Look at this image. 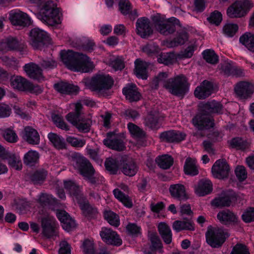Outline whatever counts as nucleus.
Masks as SVG:
<instances>
[{
	"label": "nucleus",
	"instance_id": "1",
	"mask_svg": "<svg viewBox=\"0 0 254 254\" xmlns=\"http://www.w3.org/2000/svg\"><path fill=\"white\" fill-rule=\"evenodd\" d=\"M60 56L65 65L72 71L86 73L92 71L94 68L93 62L85 54L63 50L61 51Z\"/></svg>",
	"mask_w": 254,
	"mask_h": 254
},
{
	"label": "nucleus",
	"instance_id": "2",
	"mask_svg": "<svg viewBox=\"0 0 254 254\" xmlns=\"http://www.w3.org/2000/svg\"><path fill=\"white\" fill-rule=\"evenodd\" d=\"M83 82L91 90L104 94L112 87L114 81L109 74H96L91 78L84 79Z\"/></svg>",
	"mask_w": 254,
	"mask_h": 254
},
{
	"label": "nucleus",
	"instance_id": "3",
	"mask_svg": "<svg viewBox=\"0 0 254 254\" xmlns=\"http://www.w3.org/2000/svg\"><path fill=\"white\" fill-rule=\"evenodd\" d=\"M164 87L172 94L183 97L189 91V84L186 77L180 74L164 82Z\"/></svg>",
	"mask_w": 254,
	"mask_h": 254
},
{
	"label": "nucleus",
	"instance_id": "4",
	"mask_svg": "<svg viewBox=\"0 0 254 254\" xmlns=\"http://www.w3.org/2000/svg\"><path fill=\"white\" fill-rule=\"evenodd\" d=\"M38 17L44 22L53 25L59 23L61 21L59 9L54 1H46L43 7L41 8Z\"/></svg>",
	"mask_w": 254,
	"mask_h": 254
},
{
	"label": "nucleus",
	"instance_id": "5",
	"mask_svg": "<svg viewBox=\"0 0 254 254\" xmlns=\"http://www.w3.org/2000/svg\"><path fill=\"white\" fill-rule=\"evenodd\" d=\"M207 243L213 248H219L229 237V233L218 227H208L205 234Z\"/></svg>",
	"mask_w": 254,
	"mask_h": 254
},
{
	"label": "nucleus",
	"instance_id": "6",
	"mask_svg": "<svg viewBox=\"0 0 254 254\" xmlns=\"http://www.w3.org/2000/svg\"><path fill=\"white\" fill-rule=\"evenodd\" d=\"M251 0H240L235 1L227 10V14L230 18H240L246 15L253 7Z\"/></svg>",
	"mask_w": 254,
	"mask_h": 254
},
{
	"label": "nucleus",
	"instance_id": "7",
	"mask_svg": "<svg viewBox=\"0 0 254 254\" xmlns=\"http://www.w3.org/2000/svg\"><path fill=\"white\" fill-rule=\"evenodd\" d=\"M29 37L30 44L35 49H40L50 40L48 33L38 28H34L31 30Z\"/></svg>",
	"mask_w": 254,
	"mask_h": 254
},
{
	"label": "nucleus",
	"instance_id": "8",
	"mask_svg": "<svg viewBox=\"0 0 254 254\" xmlns=\"http://www.w3.org/2000/svg\"><path fill=\"white\" fill-rule=\"evenodd\" d=\"M42 234L47 238H51L58 235V225L55 218L47 216L41 218Z\"/></svg>",
	"mask_w": 254,
	"mask_h": 254
},
{
	"label": "nucleus",
	"instance_id": "9",
	"mask_svg": "<svg viewBox=\"0 0 254 254\" xmlns=\"http://www.w3.org/2000/svg\"><path fill=\"white\" fill-rule=\"evenodd\" d=\"M192 123L200 130L209 129L214 126V119L209 112H199L193 118Z\"/></svg>",
	"mask_w": 254,
	"mask_h": 254
},
{
	"label": "nucleus",
	"instance_id": "10",
	"mask_svg": "<svg viewBox=\"0 0 254 254\" xmlns=\"http://www.w3.org/2000/svg\"><path fill=\"white\" fill-rule=\"evenodd\" d=\"M178 20L174 17L168 19L164 18L156 20L155 27L156 30L161 34L167 35L173 33L176 30L175 24L177 23Z\"/></svg>",
	"mask_w": 254,
	"mask_h": 254
},
{
	"label": "nucleus",
	"instance_id": "11",
	"mask_svg": "<svg viewBox=\"0 0 254 254\" xmlns=\"http://www.w3.org/2000/svg\"><path fill=\"white\" fill-rule=\"evenodd\" d=\"M103 142L108 148L116 151H122L126 149L125 143L121 137L112 132L107 133V137Z\"/></svg>",
	"mask_w": 254,
	"mask_h": 254
},
{
	"label": "nucleus",
	"instance_id": "12",
	"mask_svg": "<svg viewBox=\"0 0 254 254\" xmlns=\"http://www.w3.org/2000/svg\"><path fill=\"white\" fill-rule=\"evenodd\" d=\"M9 19L12 24L15 26L24 27L29 26L31 23L30 17L26 13L17 9L9 12Z\"/></svg>",
	"mask_w": 254,
	"mask_h": 254
},
{
	"label": "nucleus",
	"instance_id": "13",
	"mask_svg": "<svg viewBox=\"0 0 254 254\" xmlns=\"http://www.w3.org/2000/svg\"><path fill=\"white\" fill-rule=\"evenodd\" d=\"M100 236L103 242L108 245L120 246L122 240L116 231L111 228L102 227L100 231Z\"/></svg>",
	"mask_w": 254,
	"mask_h": 254
},
{
	"label": "nucleus",
	"instance_id": "14",
	"mask_svg": "<svg viewBox=\"0 0 254 254\" xmlns=\"http://www.w3.org/2000/svg\"><path fill=\"white\" fill-rule=\"evenodd\" d=\"M72 158L73 167L83 176L93 168L89 160L80 154L73 155Z\"/></svg>",
	"mask_w": 254,
	"mask_h": 254
},
{
	"label": "nucleus",
	"instance_id": "15",
	"mask_svg": "<svg viewBox=\"0 0 254 254\" xmlns=\"http://www.w3.org/2000/svg\"><path fill=\"white\" fill-rule=\"evenodd\" d=\"M235 92L240 99H248L254 93V84L247 81L240 82L235 87Z\"/></svg>",
	"mask_w": 254,
	"mask_h": 254
},
{
	"label": "nucleus",
	"instance_id": "16",
	"mask_svg": "<svg viewBox=\"0 0 254 254\" xmlns=\"http://www.w3.org/2000/svg\"><path fill=\"white\" fill-rule=\"evenodd\" d=\"M230 168L225 161L217 160L213 165L211 169L214 177L221 179L228 176Z\"/></svg>",
	"mask_w": 254,
	"mask_h": 254
},
{
	"label": "nucleus",
	"instance_id": "17",
	"mask_svg": "<svg viewBox=\"0 0 254 254\" xmlns=\"http://www.w3.org/2000/svg\"><path fill=\"white\" fill-rule=\"evenodd\" d=\"M137 34L143 38H145L152 33L153 30L149 19L144 17L139 18L136 22Z\"/></svg>",
	"mask_w": 254,
	"mask_h": 254
},
{
	"label": "nucleus",
	"instance_id": "18",
	"mask_svg": "<svg viewBox=\"0 0 254 254\" xmlns=\"http://www.w3.org/2000/svg\"><path fill=\"white\" fill-rule=\"evenodd\" d=\"M236 200V195L233 192L222 193L220 196L215 198L211 201L212 205L216 207L229 206L231 203Z\"/></svg>",
	"mask_w": 254,
	"mask_h": 254
},
{
	"label": "nucleus",
	"instance_id": "19",
	"mask_svg": "<svg viewBox=\"0 0 254 254\" xmlns=\"http://www.w3.org/2000/svg\"><path fill=\"white\" fill-rule=\"evenodd\" d=\"M123 94L130 102L138 101L141 98L138 88L133 83L127 84L123 88Z\"/></svg>",
	"mask_w": 254,
	"mask_h": 254
},
{
	"label": "nucleus",
	"instance_id": "20",
	"mask_svg": "<svg viewBox=\"0 0 254 254\" xmlns=\"http://www.w3.org/2000/svg\"><path fill=\"white\" fill-rule=\"evenodd\" d=\"M54 87L57 92L62 94L76 95L79 90L77 86L63 81L55 84Z\"/></svg>",
	"mask_w": 254,
	"mask_h": 254
},
{
	"label": "nucleus",
	"instance_id": "21",
	"mask_svg": "<svg viewBox=\"0 0 254 254\" xmlns=\"http://www.w3.org/2000/svg\"><path fill=\"white\" fill-rule=\"evenodd\" d=\"M23 138L29 144L38 145L40 143V135L35 129L31 127L27 126L22 132Z\"/></svg>",
	"mask_w": 254,
	"mask_h": 254
},
{
	"label": "nucleus",
	"instance_id": "22",
	"mask_svg": "<svg viewBox=\"0 0 254 254\" xmlns=\"http://www.w3.org/2000/svg\"><path fill=\"white\" fill-rule=\"evenodd\" d=\"M213 90V86L211 82L205 80L197 86L194 90V96L198 99H205L210 96Z\"/></svg>",
	"mask_w": 254,
	"mask_h": 254
},
{
	"label": "nucleus",
	"instance_id": "23",
	"mask_svg": "<svg viewBox=\"0 0 254 254\" xmlns=\"http://www.w3.org/2000/svg\"><path fill=\"white\" fill-rule=\"evenodd\" d=\"M169 190L171 196L175 199L179 200H185L189 198L186 188L182 184L171 185Z\"/></svg>",
	"mask_w": 254,
	"mask_h": 254
},
{
	"label": "nucleus",
	"instance_id": "24",
	"mask_svg": "<svg viewBox=\"0 0 254 254\" xmlns=\"http://www.w3.org/2000/svg\"><path fill=\"white\" fill-rule=\"evenodd\" d=\"M57 217L62 224V227L64 229L67 231H70L72 228L75 226V223L64 210H58L56 213Z\"/></svg>",
	"mask_w": 254,
	"mask_h": 254
},
{
	"label": "nucleus",
	"instance_id": "25",
	"mask_svg": "<svg viewBox=\"0 0 254 254\" xmlns=\"http://www.w3.org/2000/svg\"><path fill=\"white\" fill-rule=\"evenodd\" d=\"M212 190V184L211 182L206 179L200 180L194 187L195 193L202 196L210 193Z\"/></svg>",
	"mask_w": 254,
	"mask_h": 254
},
{
	"label": "nucleus",
	"instance_id": "26",
	"mask_svg": "<svg viewBox=\"0 0 254 254\" xmlns=\"http://www.w3.org/2000/svg\"><path fill=\"white\" fill-rule=\"evenodd\" d=\"M24 70L27 75L31 78L38 80L44 79L41 69L38 65L33 63L26 64L24 66Z\"/></svg>",
	"mask_w": 254,
	"mask_h": 254
},
{
	"label": "nucleus",
	"instance_id": "27",
	"mask_svg": "<svg viewBox=\"0 0 254 254\" xmlns=\"http://www.w3.org/2000/svg\"><path fill=\"white\" fill-rule=\"evenodd\" d=\"M134 72L136 77L142 79H146L148 76L147 68L149 66L148 63L138 59L134 62Z\"/></svg>",
	"mask_w": 254,
	"mask_h": 254
},
{
	"label": "nucleus",
	"instance_id": "28",
	"mask_svg": "<svg viewBox=\"0 0 254 254\" xmlns=\"http://www.w3.org/2000/svg\"><path fill=\"white\" fill-rule=\"evenodd\" d=\"M186 135L179 131L171 130L162 132L160 138L169 142H179L185 139Z\"/></svg>",
	"mask_w": 254,
	"mask_h": 254
},
{
	"label": "nucleus",
	"instance_id": "29",
	"mask_svg": "<svg viewBox=\"0 0 254 254\" xmlns=\"http://www.w3.org/2000/svg\"><path fill=\"white\" fill-rule=\"evenodd\" d=\"M64 187L71 195L75 197L77 202L84 196L81 193V188L74 182L64 181Z\"/></svg>",
	"mask_w": 254,
	"mask_h": 254
},
{
	"label": "nucleus",
	"instance_id": "30",
	"mask_svg": "<svg viewBox=\"0 0 254 254\" xmlns=\"http://www.w3.org/2000/svg\"><path fill=\"white\" fill-rule=\"evenodd\" d=\"M217 217L219 221L224 224L236 223L238 220V217L229 209L220 211Z\"/></svg>",
	"mask_w": 254,
	"mask_h": 254
},
{
	"label": "nucleus",
	"instance_id": "31",
	"mask_svg": "<svg viewBox=\"0 0 254 254\" xmlns=\"http://www.w3.org/2000/svg\"><path fill=\"white\" fill-rule=\"evenodd\" d=\"M198 108L200 111H220L224 109L220 102L214 100L200 102Z\"/></svg>",
	"mask_w": 254,
	"mask_h": 254
},
{
	"label": "nucleus",
	"instance_id": "32",
	"mask_svg": "<svg viewBox=\"0 0 254 254\" xmlns=\"http://www.w3.org/2000/svg\"><path fill=\"white\" fill-rule=\"evenodd\" d=\"M239 42L248 51L254 53V33L245 32L240 37Z\"/></svg>",
	"mask_w": 254,
	"mask_h": 254
},
{
	"label": "nucleus",
	"instance_id": "33",
	"mask_svg": "<svg viewBox=\"0 0 254 254\" xmlns=\"http://www.w3.org/2000/svg\"><path fill=\"white\" fill-rule=\"evenodd\" d=\"M48 175L44 169H39L28 175L29 179L35 185L42 184L45 181Z\"/></svg>",
	"mask_w": 254,
	"mask_h": 254
},
{
	"label": "nucleus",
	"instance_id": "34",
	"mask_svg": "<svg viewBox=\"0 0 254 254\" xmlns=\"http://www.w3.org/2000/svg\"><path fill=\"white\" fill-rule=\"evenodd\" d=\"M84 179L92 185L97 187L104 182V178L99 174H96L93 168L83 176Z\"/></svg>",
	"mask_w": 254,
	"mask_h": 254
},
{
	"label": "nucleus",
	"instance_id": "35",
	"mask_svg": "<svg viewBox=\"0 0 254 254\" xmlns=\"http://www.w3.org/2000/svg\"><path fill=\"white\" fill-rule=\"evenodd\" d=\"M77 203L86 215L93 217L98 213L97 208L90 205L84 196L81 199H79Z\"/></svg>",
	"mask_w": 254,
	"mask_h": 254
},
{
	"label": "nucleus",
	"instance_id": "36",
	"mask_svg": "<svg viewBox=\"0 0 254 254\" xmlns=\"http://www.w3.org/2000/svg\"><path fill=\"white\" fill-rule=\"evenodd\" d=\"M29 81L21 76L12 77L10 80L11 86L20 91H26L29 85Z\"/></svg>",
	"mask_w": 254,
	"mask_h": 254
},
{
	"label": "nucleus",
	"instance_id": "37",
	"mask_svg": "<svg viewBox=\"0 0 254 254\" xmlns=\"http://www.w3.org/2000/svg\"><path fill=\"white\" fill-rule=\"evenodd\" d=\"M158 229L164 242L169 244L172 242V234L170 227L165 223H160L158 226Z\"/></svg>",
	"mask_w": 254,
	"mask_h": 254
},
{
	"label": "nucleus",
	"instance_id": "38",
	"mask_svg": "<svg viewBox=\"0 0 254 254\" xmlns=\"http://www.w3.org/2000/svg\"><path fill=\"white\" fill-rule=\"evenodd\" d=\"M172 227L177 232L183 230L192 231L194 230V224L190 221H175L173 223Z\"/></svg>",
	"mask_w": 254,
	"mask_h": 254
},
{
	"label": "nucleus",
	"instance_id": "39",
	"mask_svg": "<svg viewBox=\"0 0 254 254\" xmlns=\"http://www.w3.org/2000/svg\"><path fill=\"white\" fill-rule=\"evenodd\" d=\"M188 33L185 30L177 32L176 37L169 42L167 46L174 47L184 44L188 40Z\"/></svg>",
	"mask_w": 254,
	"mask_h": 254
},
{
	"label": "nucleus",
	"instance_id": "40",
	"mask_svg": "<svg viewBox=\"0 0 254 254\" xmlns=\"http://www.w3.org/2000/svg\"><path fill=\"white\" fill-rule=\"evenodd\" d=\"M39 157L40 154L37 151L30 150L24 155L23 161L26 165L33 166L38 163Z\"/></svg>",
	"mask_w": 254,
	"mask_h": 254
},
{
	"label": "nucleus",
	"instance_id": "41",
	"mask_svg": "<svg viewBox=\"0 0 254 254\" xmlns=\"http://www.w3.org/2000/svg\"><path fill=\"white\" fill-rule=\"evenodd\" d=\"M184 171L186 174L192 176L198 174L195 159L188 158L186 160Z\"/></svg>",
	"mask_w": 254,
	"mask_h": 254
},
{
	"label": "nucleus",
	"instance_id": "42",
	"mask_svg": "<svg viewBox=\"0 0 254 254\" xmlns=\"http://www.w3.org/2000/svg\"><path fill=\"white\" fill-rule=\"evenodd\" d=\"M138 171V167L133 161H129L123 164L122 173L126 176H134Z\"/></svg>",
	"mask_w": 254,
	"mask_h": 254
},
{
	"label": "nucleus",
	"instance_id": "43",
	"mask_svg": "<svg viewBox=\"0 0 254 254\" xmlns=\"http://www.w3.org/2000/svg\"><path fill=\"white\" fill-rule=\"evenodd\" d=\"M156 162L160 168L168 169L173 165L174 159L170 155H163L158 156L156 159Z\"/></svg>",
	"mask_w": 254,
	"mask_h": 254
},
{
	"label": "nucleus",
	"instance_id": "44",
	"mask_svg": "<svg viewBox=\"0 0 254 254\" xmlns=\"http://www.w3.org/2000/svg\"><path fill=\"white\" fill-rule=\"evenodd\" d=\"M48 137L55 147L58 149H63L65 147V143L64 139L57 134L50 132L48 135Z\"/></svg>",
	"mask_w": 254,
	"mask_h": 254
},
{
	"label": "nucleus",
	"instance_id": "45",
	"mask_svg": "<svg viewBox=\"0 0 254 254\" xmlns=\"http://www.w3.org/2000/svg\"><path fill=\"white\" fill-rule=\"evenodd\" d=\"M127 128L132 136L137 139H143L145 137V132L139 127L133 123L127 124Z\"/></svg>",
	"mask_w": 254,
	"mask_h": 254
},
{
	"label": "nucleus",
	"instance_id": "46",
	"mask_svg": "<svg viewBox=\"0 0 254 254\" xmlns=\"http://www.w3.org/2000/svg\"><path fill=\"white\" fill-rule=\"evenodd\" d=\"M149 239L151 243L150 249L151 251H158L160 253H163L162 244L159 238L156 234L151 233L149 235Z\"/></svg>",
	"mask_w": 254,
	"mask_h": 254
},
{
	"label": "nucleus",
	"instance_id": "47",
	"mask_svg": "<svg viewBox=\"0 0 254 254\" xmlns=\"http://www.w3.org/2000/svg\"><path fill=\"white\" fill-rule=\"evenodd\" d=\"M113 193L115 197L122 202L125 206L128 208H131L132 206L131 200L119 189H115L113 190Z\"/></svg>",
	"mask_w": 254,
	"mask_h": 254
},
{
	"label": "nucleus",
	"instance_id": "48",
	"mask_svg": "<svg viewBox=\"0 0 254 254\" xmlns=\"http://www.w3.org/2000/svg\"><path fill=\"white\" fill-rule=\"evenodd\" d=\"M105 166L111 174H117L119 171V162L116 158H107L105 161Z\"/></svg>",
	"mask_w": 254,
	"mask_h": 254
},
{
	"label": "nucleus",
	"instance_id": "49",
	"mask_svg": "<svg viewBox=\"0 0 254 254\" xmlns=\"http://www.w3.org/2000/svg\"><path fill=\"white\" fill-rule=\"evenodd\" d=\"M91 125V120L83 116L75 127L79 132L87 133L90 131Z\"/></svg>",
	"mask_w": 254,
	"mask_h": 254
},
{
	"label": "nucleus",
	"instance_id": "50",
	"mask_svg": "<svg viewBox=\"0 0 254 254\" xmlns=\"http://www.w3.org/2000/svg\"><path fill=\"white\" fill-rule=\"evenodd\" d=\"M83 105L93 107L95 105V103L91 100L85 99L82 101H79L76 103L70 104L68 109L74 110V111H80L82 109Z\"/></svg>",
	"mask_w": 254,
	"mask_h": 254
},
{
	"label": "nucleus",
	"instance_id": "51",
	"mask_svg": "<svg viewBox=\"0 0 254 254\" xmlns=\"http://www.w3.org/2000/svg\"><path fill=\"white\" fill-rule=\"evenodd\" d=\"M51 118L56 127L66 131L69 130V126L64 122L61 115L54 112L52 114Z\"/></svg>",
	"mask_w": 254,
	"mask_h": 254
},
{
	"label": "nucleus",
	"instance_id": "52",
	"mask_svg": "<svg viewBox=\"0 0 254 254\" xmlns=\"http://www.w3.org/2000/svg\"><path fill=\"white\" fill-rule=\"evenodd\" d=\"M238 26L237 24L227 23L223 27V33L228 37H233L238 31Z\"/></svg>",
	"mask_w": 254,
	"mask_h": 254
},
{
	"label": "nucleus",
	"instance_id": "53",
	"mask_svg": "<svg viewBox=\"0 0 254 254\" xmlns=\"http://www.w3.org/2000/svg\"><path fill=\"white\" fill-rule=\"evenodd\" d=\"M104 218L110 225L113 226L117 227L120 224L119 216L113 211H105L104 212Z\"/></svg>",
	"mask_w": 254,
	"mask_h": 254
},
{
	"label": "nucleus",
	"instance_id": "54",
	"mask_svg": "<svg viewBox=\"0 0 254 254\" xmlns=\"http://www.w3.org/2000/svg\"><path fill=\"white\" fill-rule=\"evenodd\" d=\"M5 46L7 50H20L23 48V45L20 44L16 38L13 37H9L6 39Z\"/></svg>",
	"mask_w": 254,
	"mask_h": 254
},
{
	"label": "nucleus",
	"instance_id": "55",
	"mask_svg": "<svg viewBox=\"0 0 254 254\" xmlns=\"http://www.w3.org/2000/svg\"><path fill=\"white\" fill-rule=\"evenodd\" d=\"M202 55L204 59L209 64H216L218 61V56L213 50L209 49L204 50Z\"/></svg>",
	"mask_w": 254,
	"mask_h": 254
},
{
	"label": "nucleus",
	"instance_id": "56",
	"mask_svg": "<svg viewBox=\"0 0 254 254\" xmlns=\"http://www.w3.org/2000/svg\"><path fill=\"white\" fill-rule=\"evenodd\" d=\"M175 61L174 55L172 53H161L157 58L159 63L165 65L172 64Z\"/></svg>",
	"mask_w": 254,
	"mask_h": 254
},
{
	"label": "nucleus",
	"instance_id": "57",
	"mask_svg": "<svg viewBox=\"0 0 254 254\" xmlns=\"http://www.w3.org/2000/svg\"><path fill=\"white\" fill-rule=\"evenodd\" d=\"M158 122L157 117L154 114H153V112H150L144 119L145 125L152 129L156 127Z\"/></svg>",
	"mask_w": 254,
	"mask_h": 254
},
{
	"label": "nucleus",
	"instance_id": "58",
	"mask_svg": "<svg viewBox=\"0 0 254 254\" xmlns=\"http://www.w3.org/2000/svg\"><path fill=\"white\" fill-rule=\"evenodd\" d=\"M83 116L81 112H69L65 118L69 123L75 127Z\"/></svg>",
	"mask_w": 254,
	"mask_h": 254
},
{
	"label": "nucleus",
	"instance_id": "59",
	"mask_svg": "<svg viewBox=\"0 0 254 254\" xmlns=\"http://www.w3.org/2000/svg\"><path fill=\"white\" fill-rule=\"evenodd\" d=\"M8 164L12 168L17 170L22 169V162L20 157L14 154L11 155L7 158Z\"/></svg>",
	"mask_w": 254,
	"mask_h": 254
},
{
	"label": "nucleus",
	"instance_id": "60",
	"mask_svg": "<svg viewBox=\"0 0 254 254\" xmlns=\"http://www.w3.org/2000/svg\"><path fill=\"white\" fill-rule=\"evenodd\" d=\"M4 138L8 142L10 143H15L18 140V136L15 132L10 129L6 128L4 129L2 133Z\"/></svg>",
	"mask_w": 254,
	"mask_h": 254
},
{
	"label": "nucleus",
	"instance_id": "61",
	"mask_svg": "<svg viewBox=\"0 0 254 254\" xmlns=\"http://www.w3.org/2000/svg\"><path fill=\"white\" fill-rule=\"evenodd\" d=\"M66 141L71 146L76 148H81L86 144L85 139L70 136L66 138Z\"/></svg>",
	"mask_w": 254,
	"mask_h": 254
},
{
	"label": "nucleus",
	"instance_id": "62",
	"mask_svg": "<svg viewBox=\"0 0 254 254\" xmlns=\"http://www.w3.org/2000/svg\"><path fill=\"white\" fill-rule=\"evenodd\" d=\"M119 6L120 11L125 15L128 14L131 9L130 3L128 0H120Z\"/></svg>",
	"mask_w": 254,
	"mask_h": 254
},
{
	"label": "nucleus",
	"instance_id": "63",
	"mask_svg": "<svg viewBox=\"0 0 254 254\" xmlns=\"http://www.w3.org/2000/svg\"><path fill=\"white\" fill-rule=\"evenodd\" d=\"M41 66L45 69H51L57 67V62L52 56L43 60Z\"/></svg>",
	"mask_w": 254,
	"mask_h": 254
},
{
	"label": "nucleus",
	"instance_id": "64",
	"mask_svg": "<svg viewBox=\"0 0 254 254\" xmlns=\"http://www.w3.org/2000/svg\"><path fill=\"white\" fill-rule=\"evenodd\" d=\"M242 219L246 223L254 221V208H248L243 214Z\"/></svg>",
	"mask_w": 254,
	"mask_h": 254
}]
</instances>
